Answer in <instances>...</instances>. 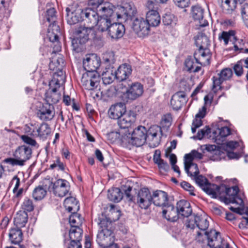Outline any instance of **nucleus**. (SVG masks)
I'll use <instances>...</instances> for the list:
<instances>
[{
	"instance_id": "1",
	"label": "nucleus",
	"mask_w": 248,
	"mask_h": 248,
	"mask_svg": "<svg viewBox=\"0 0 248 248\" xmlns=\"http://www.w3.org/2000/svg\"><path fill=\"white\" fill-rule=\"evenodd\" d=\"M65 76L62 71L55 73L52 79L49 83L50 87L46 93V100L47 104L57 103L61 97V93L58 92L60 85L65 82Z\"/></svg>"
},
{
	"instance_id": "2",
	"label": "nucleus",
	"mask_w": 248,
	"mask_h": 248,
	"mask_svg": "<svg viewBox=\"0 0 248 248\" xmlns=\"http://www.w3.org/2000/svg\"><path fill=\"white\" fill-rule=\"evenodd\" d=\"M121 140L123 145L126 147L129 145L141 146L147 140V130L145 127L139 126L133 131L131 134L127 132L124 136H122Z\"/></svg>"
},
{
	"instance_id": "3",
	"label": "nucleus",
	"mask_w": 248,
	"mask_h": 248,
	"mask_svg": "<svg viewBox=\"0 0 248 248\" xmlns=\"http://www.w3.org/2000/svg\"><path fill=\"white\" fill-rule=\"evenodd\" d=\"M99 220L98 224L100 228L96 240L98 244L103 248L111 246V248H114V237L112 231L108 229L110 221L107 218H102Z\"/></svg>"
},
{
	"instance_id": "4",
	"label": "nucleus",
	"mask_w": 248,
	"mask_h": 248,
	"mask_svg": "<svg viewBox=\"0 0 248 248\" xmlns=\"http://www.w3.org/2000/svg\"><path fill=\"white\" fill-rule=\"evenodd\" d=\"M208 218L206 215L194 216L189 218L186 223L187 228L190 229H196V239L198 241H203L204 232H206V229L209 225Z\"/></svg>"
},
{
	"instance_id": "5",
	"label": "nucleus",
	"mask_w": 248,
	"mask_h": 248,
	"mask_svg": "<svg viewBox=\"0 0 248 248\" xmlns=\"http://www.w3.org/2000/svg\"><path fill=\"white\" fill-rule=\"evenodd\" d=\"M222 190L225 191L226 195L225 200L227 202L236 203L240 206V207L237 208L231 207H230L231 210L240 215L245 213L246 215H248V211L244 212V204L243 200L237 195L238 192V187L237 186H234L227 188L224 186V189H221V191Z\"/></svg>"
},
{
	"instance_id": "6",
	"label": "nucleus",
	"mask_w": 248,
	"mask_h": 248,
	"mask_svg": "<svg viewBox=\"0 0 248 248\" xmlns=\"http://www.w3.org/2000/svg\"><path fill=\"white\" fill-rule=\"evenodd\" d=\"M31 153L30 148L25 145L20 146L15 150L14 153V158H6L4 162L12 166H23L25 162L30 158Z\"/></svg>"
},
{
	"instance_id": "7",
	"label": "nucleus",
	"mask_w": 248,
	"mask_h": 248,
	"mask_svg": "<svg viewBox=\"0 0 248 248\" xmlns=\"http://www.w3.org/2000/svg\"><path fill=\"white\" fill-rule=\"evenodd\" d=\"M135 204L141 209H147L152 204V195L147 188L140 189L135 198Z\"/></svg>"
},
{
	"instance_id": "8",
	"label": "nucleus",
	"mask_w": 248,
	"mask_h": 248,
	"mask_svg": "<svg viewBox=\"0 0 248 248\" xmlns=\"http://www.w3.org/2000/svg\"><path fill=\"white\" fill-rule=\"evenodd\" d=\"M99 81L100 76L97 72H86L81 79L82 86L89 90H93L97 87Z\"/></svg>"
},
{
	"instance_id": "9",
	"label": "nucleus",
	"mask_w": 248,
	"mask_h": 248,
	"mask_svg": "<svg viewBox=\"0 0 248 248\" xmlns=\"http://www.w3.org/2000/svg\"><path fill=\"white\" fill-rule=\"evenodd\" d=\"M66 11L67 12V21L69 24H75L83 20L84 10H82L77 4L69 6L66 8Z\"/></svg>"
},
{
	"instance_id": "10",
	"label": "nucleus",
	"mask_w": 248,
	"mask_h": 248,
	"mask_svg": "<svg viewBox=\"0 0 248 248\" xmlns=\"http://www.w3.org/2000/svg\"><path fill=\"white\" fill-rule=\"evenodd\" d=\"M49 188L56 196L63 197L69 192L70 186L67 181L59 179L52 183L49 186Z\"/></svg>"
},
{
	"instance_id": "11",
	"label": "nucleus",
	"mask_w": 248,
	"mask_h": 248,
	"mask_svg": "<svg viewBox=\"0 0 248 248\" xmlns=\"http://www.w3.org/2000/svg\"><path fill=\"white\" fill-rule=\"evenodd\" d=\"M132 29L140 37L148 36L150 32L149 25L143 18L139 17L133 19Z\"/></svg>"
},
{
	"instance_id": "12",
	"label": "nucleus",
	"mask_w": 248,
	"mask_h": 248,
	"mask_svg": "<svg viewBox=\"0 0 248 248\" xmlns=\"http://www.w3.org/2000/svg\"><path fill=\"white\" fill-rule=\"evenodd\" d=\"M143 93L142 85L139 82L132 83L123 93V98L124 101L134 100L142 95Z\"/></svg>"
},
{
	"instance_id": "13",
	"label": "nucleus",
	"mask_w": 248,
	"mask_h": 248,
	"mask_svg": "<svg viewBox=\"0 0 248 248\" xmlns=\"http://www.w3.org/2000/svg\"><path fill=\"white\" fill-rule=\"evenodd\" d=\"M162 130L160 126L153 125L147 130V140L153 147L158 146L160 141Z\"/></svg>"
},
{
	"instance_id": "14",
	"label": "nucleus",
	"mask_w": 248,
	"mask_h": 248,
	"mask_svg": "<svg viewBox=\"0 0 248 248\" xmlns=\"http://www.w3.org/2000/svg\"><path fill=\"white\" fill-rule=\"evenodd\" d=\"M77 40L79 43L84 44L89 39L95 37V34L92 27L81 26L75 32Z\"/></svg>"
},
{
	"instance_id": "15",
	"label": "nucleus",
	"mask_w": 248,
	"mask_h": 248,
	"mask_svg": "<svg viewBox=\"0 0 248 248\" xmlns=\"http://www.w3.org/2000/svg\"><path fill=\"white\" fill-rule=\"evenodd\" d=\"M136 114L132 111H126L118 119V124L121 129L127 133L129 132L128 128L135 122Z\"/></svg>"
},
{
	"instance_id": "16",
	"label": "nucleus",
	"mask_w": 248,
	"mask_h": 248,
	"mask_svg": "<svg viewBox=\"0 0 248 248\" xmlns=\"http://www.w3.org/2000/svg\"><path fill=\"white\" fill-rule=\"evenodd\" d=\"M100 59L96 54H92L86 56L83 60V67L86 72H96L100 65Z\"/></svg>"
},
{
	"instance_id": "17",
	"label": "nucleus",
	"mask_w": 248,
	"mask_h": 248,
	"mask_svg": "<svg viewBox=\"0 0 248 248\" xmlns=\"http://www.w3.org/2000/svg\"><path fill=\"white\" fill-rule=\"evenodd\" d=\"M203 240L204 238L207 239L208 245L204 247H220L222 243V238L220 233L214 230H211L210 232H204Z\"/></svg>"
},
{
	"instance_id": "18",
	"label": "nucleus",
	"mask_w": 248,
	"mask_h": 248,
	"mask_svg": "<svg viewBox=\"0 0 248 248\" xmlns=\"http://www.w3.org/2000/svg\"><path fill=\"white\" fill-rule=\"evenodd\" d=\"M211 57V54L208 48L199 49L194 54L195 60L200 65H208Z\"/></svg>"
},
{
	"instance_id": "19",
	"label": "nucleus",
	"mask_w": 248,
	"mask_h": 248,
	"mask_svg": "<svg viewBox=\"0 0 248 248\" xmlns=\"http://www.w3.org/2000/svg\"><path fill=\"white\" fill-rule=\"evenodd\" d=\"M92 94L93 98L97 99L103 100H108V98L112 97L116 95H119L117 90L115 87L111 86L107 89L104 91L98 92L93 91Z\"/></svg>"
},
{
	"instance_id": "20",
	"label": "nucleus",
	"mask_w": 248,
	"mask_h": 248,
	"mask_svg": "<svg viewBox=\"0 0 248 248\" xmlns=\"http://www.w3.org/2000/svg\"><path fill=\"white\" fill-rule=\"evenodd\" d=\"M60 34V27L58 25L52 24L49 26L47 36L50 41L56 43L54 48L56 51H59L61 50V46L58 42V37Z\"/></svg>"
},
{
	"instance_id": "21",
	"label": "nucleus",
	"mask_w": 248,
	"mask_h": 248,
	"mask_svg": "<svg viewBox=\"0 0 248 248\" xmlns=\"http://www.w3.org/2000/svg\"><path fill=\"white\" fill-rule=\"evenodd\" d=\"M152 195V202L156 206H166L168 203V196L164 191L157 190L154 192Z\"/></svg>"
},
{
	"instance_id": "22",
	"label": "nucleus",
	"mask_w": 248,
	"mask_h": 248,
	"mask_svg": "<svg viewBox=\"0 0 248 248\" xmlns=\"http://www.w3.org/2000/svg\"><path fill=\"white\" fill-rule=\"evenodd\" d=\"M126 111L125 105L119 103L112 105L108 110V114L110 118L118 120Z\"/></svg>"
},
{
	"instance_id": "23",
	"label": "nucleus",
	"mask_w": 248,
	"mask_h": 248,
	"mask_svg": "<svg viewBox=\"0 0 248 248\" xmlns=\"http://www.w3.org/2000/svg\"><path fill=\"white\" fill-rule=\"evenodd\" d=\"M108 31L112 39H117L123 37L125 32V28L121 23H113L110 25Z\"/></svg>"
},
{
	"instance_id": "24",
	"label": "nucleus",
	"mask_w": 248,
	"mask_h": 248,
	"mask_svg": "<svg viewBox=\"0 0 248 248\" xmlns=\"http://www.w3.org/2000/svg\"><path fill=\"white\" fill-rule=\"evenodd\" d=\"M186 102V94L183 92H179L173 94L171 97L170 104L175 110H178Z\"/></svg>"
},
{
	"instance_id": "25",
	"label": "nucleus",
	"mask_w": 248,
	"mask_h": 248,
	"mask_svg": "<svg viewBox=\"0 0 248 248\" xmlns=\"http://www.w3.org/2000/svg\"><path fill=\"white\" fill-rule=\"evenodd\" d=\"M134 9L131 5H125V6H119L116 9V15L117 19H122L124 21L128 20L134 14Z\"/></svg>"
},
{
	"instance_id": "26",
	"label": "nucleus",
	"mask_w": 248,
	"mask_h": 248,
	"mask_svg": "<svg viewBox=\"0 0 248 248\" xmlns=\"http://www.w3.org/2000/svg\"><path fill=\"white\" fill-rule=\"evenodd\" d=\"M131 66L126 63L121 65L117 70L114 71L116 78L120 81L125 80L131 75Z\"/></svg>"
},
{
	"instance_id": "27",
	"label": "nucleus",
	"mask_w": 248,
	"mask_h": 248,
	"mask_svg": "<svg viewBox=\"0 0 248 248\" xmlns=\"http://www.w3.org/2000/svg\"><path fill=\"white\" fill-rule=\"evenodd\" d=\"M114 6L110 2H105L98 9L100 16L114 19L113 13Z\"/></svg>"
},
{
	"instance_id": "28",
	"label": "nucleus",
	"mask_w": 248,
	"mask_h": 248,
	"mask_svg": "<svg viewBox=\"0 0 248 248\" xmlns=\"http://www.w3.org/2000/svg\"><path fill=\"white\" fill-rule=\"evenodd\" d=\"M177 211L178 214L184 217H188L192 213V209L189 202L182 200L177 203Z\"/></svg>"
},
{
	"instance_id": "29",
	"label": "nucleus",
	"mask_w": 248,
	"mask_h": 248,
	"mask_svg": "<svg viewBox=\"0 0 248 248\" xmlns=\"http://www.w3.org/2000/svg\"><path fill=\"white\" fill-rule=\"evenodd\" d=\"M53 108L52 105L47 104L41 108L37 113V115L42 120H50L53 118L54 115Z\"/></svg>"
},
{
	"instance_id": "30",
	"label": "nucleus",
	"mask_w": 248,
	"mask_h": 248,
	"mask_svg": "<svg viewBox=\"0 0 248 248\" xmlns=\"http://www.w3.org/2000/svg\"><path fill=\"white\" fill-rule=\"evenodd\" d=\"M83 20L91 24V27L94 26L99 16L97 13L91 8H86L83 13Z\"/></svg>"
},
{
	"instance_id": "31",
	"label": "nucleus",
	"mask_w": 248,
	"mask_h": 248,
	"mask_svg": "<svg viewBox=\"0 0 248 248\" xmlns=\"http://www.w3.org/2000/svg\"><path fill=\"white\" fill-rule=\"evenodd\" d=\"M162 214L166 219L171 221H175L178 218L177 210H175L173 205L169 203L163 207Z\"/></svg>"
},
{
	"instance_id": "32",
	"label": "nucleus",
	"mask_w": 248,
	"mask_h": 248,
	"mask_svg": "<svg viewBox=\"0 0 248 248\" xmlns=\"http://www.w3.org/2000/svg\"><path fill=\"white\" fill-rule=\"evenodd\" d=\"M192 16L195 20L198 21L199 26L204 27L208 25V22L203 18V10L201 7L193 6L192 9Z\"/></svg>"
},
{
	"instance_id": "33",
	"label": "nucleus",
	"mask_w": 248,
	"mask_h": 248,
	"mask_svg": "<svg viewBox=\"0 0 248 248\" xmlns=\"http://www.w3.org/2000/svg\"><path fill=\"white\" fill-rule=\"evenodd\" d=\"M160 16L156 10H151L147 13L145 21L150 27L158 26L160 23Z\"/></svg>"
},
{
	"instance_id": "34",
	"label": "nucleus",
	"mask_w": 248,
	"mask_h": 248,
	"mask_svg": "<svg viewBox=\"0 0 248 248\" xmlns=\"http://www.w3.org/2000/svg\"><path fill=\"white\" fill-rule=\"evenodd\" d=\"M206 107L203 106L202 108L199 109L198 113L196 115L195 119L193 121L191 126V130L193 133L196 132V129L200 127L202 124V119L203 118L206 113Z\"/></svg>"
},
{
	"instance_id": "35",
	"label": "nucleus",
	"mask_w": 248,
	"mask_h": 248,
	"mask_svg": "<svg viewBox=\"0 0 248 248\" xmlns=\"http://www.w3.org/2000/svg\"><path fill=\"white\" fill-rule=\"evenodd\" d=\"M64 206L69 212H77L79 209L78 202L75 198L70 197L64 201Z\"/></svg>"
},
{
	"instance_id": "36",
	"label": "nucleus",
	"mask_w": 248,
	"mask_h": 248,
	"mask_svg": "<svg viewBox=\"0 0 248 248\" xmlns=\"http://www.w3.org/2000/svg\"><path fill=\"white\" fill-rule=\"evenodd\" d=\"M224 189V186L222 185L220 186L215 185L211 184L208 182L203 190L206 193L211 195L213 198H216L217 196L221 194V189Z\"/></svg>"
},
{
	"instance_id": "37",
	"label": "nucleus",
	"mask_w": 248,
	"mask_h": 248,
	"mask_svg": "<svg viewBox=\"0 0 248 248\" xmlns=\"http://www.w3.org/2000/svg\"><path fill=\"white\" fill-rule=\"evenodd\" d=\"M112 20V19H111L110 18L103 17L99 16L96 22V24L94 25V26L100 31H108L111 24V22Z\"/></svg>"
},
{
	"instance_id": "38",
	"label": "nucleus",
	"mask_w": 248,
	"mask_h": 248,
	"mask_svg": "<svg viewBox=\"0 0 248 248\" xmlns=\"http://www.w3.org/2000/svg\"><path fill=\"white\" fill-rule=\"evenodd\" d=\"M153 160L154 162L157 165L159 170L161 173L166 172L169 170V165L160 158V153L157 151H155Z\"/></svg>"
},
{
	"instance_id": "39",
	"label": "nucleus",
	"mask_w": 248,
	"mask_h": 248,
	"mask_svg": "<svg viewBox=\"0 0 248 248\" xmlns=\"http://www.w3.org/2000/svg\"><path fill=\"white\" fill-rule=\"evenodd\" d=\"M28 220V214L25 211L17 212L14 218V223L18 227L25 226Z\"/></svg>"
},
{
	"instance_id": "40",
	"label": "nucleus",
	"mask_w": 248,
	"mask_h": 248,
	"mask_svg": "<svg viewBox=\"0 0 248 248\" xmlns=\"http://www.w3.org/2000/svg\"><path fill=\"white\" fill-rule=\"evenodd\" d=\"M195 44L199 49H206L208 48L209 46L210 45V41L208 37L203 34H200L198 35L195 39Z\"/></svg>"
},
{
	"instance_id": "41",
	"label": "nucleus",
	"mask_w": 248,
	"mask_h": 248,
	"mask_svg": "<svg viewBox=\"0 0 248 248\" xmlns=\"http://www.w3.org/2000/svg\"><path fill=\"white\" fill-rule=\"evenodd\" d=\"M50 133V128L48 125L45 123H42L37 128L35 137H39L42 139H46Z\"/></svg>"
},
{
	"instance_id": "42",
	"label": "nucleus",
	"mask_w": 248,
	"mask_h": 248,
	"mask_svg": "<svg viewBox=\"0 0 248 248\" xmlns=\"http://www.w3.org/2000/svg\"><path fill=\"white\" fill-rule=\"evenodd\" d=\"M108 197L111 201L118 202L123 198V193L119 188H112L108 190Z\"/></svg>"
},
{
	"instance_id": "43",
	"label": "nucleus",
	"mask_w": 248,
	"mask_h": 248,
	"mask_svg": "<svg viewBox=\"0 0 248 248\" xmlns=\"http://www.w3.org/2000/svg\"><path fill=\"white\" fill-rule=\"evenodd\" d=\"M9 235L11 242L15 244L19 243L22 240V233L18 228L11 229Z\"/></svg>"
},
{
	"instance_id": "44",
	"label": "nucleus",
	"mask_w": 248,
	"mask_h": 248,
	"mask_svg": "<svg viewBox=\"0 0 248 248\" xmlns=\"http://www.w3.org/2000/svg\"><path fill=\"white\" fill-rule=\"evenodd\" d=\"M218 39L220 41L223 40L224 45H227L229 41L232 42L236 40L235 31L232 30L228 31H222L219 34Z\"/></svg>"
},
{
	"instance_id": "45",
	"label": "nucleus",
	"mask_w": 248,
	"mask_h": 248,
	"mask_svg": "<svg viewBox=\"0 0 248 248\" xmlns=\"http://www.w3.org/2000/svg\"><path fill=\"white\" fill-rule=\"evenodd\" d=\"M185 170L187 175L190 177H196L199 173V169L197 164L191 162L188 164H186L184 161Z\"/></svg>"
},
{
	"instance_id": "46",
	"label": "nucleus",
	"mask_w": 248,
	"mask_h": 248,
	"mask_svg": "<svg viewBox=\"0 0 248 248\" xmlns=\"http://www.w3.org/2000/svg\"><path fill=\"white\" fill-rule=\"evenodd\" d=\"M72 214L70 216L69 218V223L71 228L79 227L83 222V219L80 215L77 212H71Z\"/></svg>"
},
{
	"instance_id": "47",
	"label": "nucleus",
	"mask_w": 248,
	"mask_h": 248,
	"mask_svg": "<svg viewBox=\"0 0 248 248\" xmlns=\"http://www.w3.org/2000/svg\"><path fill=\"white\" fill-rule=\"evenodd\" d=\"M83 231L79 227L71 228L69 231L71 241L80 242L82 238Z\"/></svg>"
},
{
	"instance_id": "48",
	"label": "nucleus",
	"mask_w": 248,
	"mask_h": 248,
	"mask_svg": "<svg viewBox=\"0 0 248 248\" xmlns=\"http://www.w3.org/2000/svg\"><path fill=\"white\" fill-rule=\"evenodd\" d=\"M102 80L104 84H109L111 83L115 78V74L113 73L112 69L108 68L106 71L102 74Z\"/></svg>"
},
{
	"instance_id": "49",
	"label": "nucleus",
	"mask_w": 248,
	"mask_h": 248,
	"mask_svg": "<svg viewBox=\"0 0 248 248\" xmlns=\"http://www.w3.org/2000/svg\"><path fill=\"white\" fill-rule=\"evenodd\" d=\"M126 133L123 129H120L118 131L111 132L108 134V139L112 142L119 141L122 143L121 139L122 136H124Z\"/></svg>"
},
{
	"instance_id": "50",
	"label": "nucleus",
	"mask_w": 248,
	"mask_h": 248,
	"mask_svg": "<svg viewBox=\"0 0 248 248\" xmlns=\"http://www.w3.org/2000/svg\"><path fill=\"white\" fill-rule=\"evenodd\" d=\"M236 3L234 0H221L223 10L228 13L233 11L236 7Z\"/></svg>"
},
{
	"instance_id": "51",
	"label": "nucleus",
	"mask_w": 248,
	"mask_h": 248,
	"mask_svg": "<svg viewBox=\"0 0 248 248\" xmlns=\"http://www.w3.org/2000/svg\"><path fill=\"white\" fill-rule=\"evenodd\" d=\"M197 64L191 59H186L185 61V66L187 70L191 72H197L201 69V65H198Z\"/></svg>"
},
{
	"instance_id": "52",
	"label": "nucleus",
	"mask_w": 248,
	"mask_h": 248,
	"mask_svg": "<svg viewBox=\"0 0 248 248\" xmlns=\"http://www.w3.org/2000/svg\"><path fill=\"white\" fill-rule=\"evenodd\" d=\"M202 155L195 151H192L189 154H186L185 156V161H186V164H188L191 162L195 159H200L202 158Z\"/></svg>"
},
{
	"instance_id": "53",
	"label": "nucleus",
	"mask_w": 248,
	"mask_h": 248,
	"mask_svg": "<svg viewBox=\"0 0 248 248\" xmlns=\"http://www.w3.org/2000/svg\"><path fill=\"white\" fill-rule=\"evenodd\" d=\"M46 194V190L41 186L36 187L33 191L32 196L35 200H41Z\"/></svg>"
},
{
	"instance_id": "54",
	"label": "nucleus",
	"mask_w": 248,
	"mask_h": 248,
	"mask_svg": "<svg viewBox=\"0 0 248 248\" xmlns=\"http://www.w3.org/2000/svg\"><path fill=\"white\" fill-rule=\"evenodd\" d=\"M176 17L172 14H165L163 17V22L165 25L173 26L176 24Z\"/></svg>"
},
{
	"instance_id": "55",
	"label": "nucleus",
	"mask_w": 248,
	"mask_h": 248,
	"mask_svg": "<svg viewBox=\"0 0 248 248\" xmlns=\"http://www.w3.org/2000/svg\"><path fill=\"white\" fill-rule=\"evenodd\" d=\"M220 80L223 81L229 80L232 75V72L230 68H224L218 74Z\"/></svg>"
},
{
	"instance_id": "56",
	"label": "nucleus",
	"mask_w": 248,
	"mask_h": 248,
	"mask_svg": "<svg viewBox=\"0 0 248 248\" xmlns=\"http://www.w3.org/2000/svg\"><path fill=\"white\" fill-rule=\"evenodd\" d=\"M211 133V129L208 126H205L198 132L197 138L202 140L204 138H208Z\"/></svg>"
},
{
	"instance_id": "57",
	"label": "nucleus",
	"mask_w": 248,
	"mask_h": 248,
	"mask_svg": "<svg viewBox=\"0 0 248 248\" xmlns=\"http://www.w3.org/2000/svg\"><path fill=\"white\" fill-rule=\"evenodd\" d=\"M56 11L54 8H50L48 9L46 11V18L47 20L49 22H52V23L50 25H51L52 24H55V20L56 19Z\"/></svg>"
},
{
	"instance_id": "58",
	"label": "nucleus",
	"mask_w": 248,
	"mask_h": 248,
	"mask_svg": "<svg viewBox=\"0 0 248 248\" xmlns=\"http://www.w3.org/2000/svg\"><path fill=\"white\" fill-rule=\"evenodd\" d=\"M22 208L25 211L31 212L32 211L33 205L32 201L28 198H25L22 203Z\"/></svg>"
},
{
	"instance_id": "59",
	"label": "nucleus",
	"mask_w": 248,
	"mask_h": 248,
	"mask_svg": "<svg viewBox=\"0 0 248 248\" xmlns=\"http://www.w3.org/2000/svg\"><path fill=\"white\" fill-rule=\"evenodd\" d=\"M223 82V80H220V78H213V86L212 90L214 92L216 93L221 89V84Z\"/></svg>"
},
{
	"instance_id": "60",
	"label": "nucleus",
	"mask_w": 248,
	"mask_h": 248,
	"mask_svg": "<svg viewBox=\"0 0 248 248\" xmlns=\"http://www.w3.org/2000/svg\"><path fill=\"white\" fill-rule=\"evenodd\" d=\"M196 183L200 186L202 189L205 187L206 186V184L208 183V182L207 179L202 176V175L196 176V177H194Z\"/></svg>"
},
{
	"instance_id": "61",
	"label": "nucleus",
	"mask_w": 248,
	"mask_h": 248,
	"mask_svg": "<svg viewBox=\"0 0 248 248\" xmlns=\"http://www.w3.org/2000/svg\"><path fill=\"white\" fill-rule=\"evenodd\" d=\"M242 16L245 24L248 28V4H244L242 8Z\"/></svg>"
},
{
	"instance_id": "62",
	"label": "nucleus",
	"mask_w": 248,
	"mask_h": 248,
	"mask_svg": "<svg viewBox=\"0 0 248 248\" xmlns=\"http://www.w3.org/2000/svg\"><path fill=\"white\" fill-rule=\"evenodd\" d=\"M103 60L106 63H113L115 62L114 53L112 52L105 53L103 55Z\"/></svg>"
},
{
	"instance_id": "63",
	"label": "nucleus",
	"mask_w": 248,
	"mask_h": 248,
	"mask_svg": "<svg viewBox=\"0 0 248 248\" xmlns=\"http://www.w3.org/2000/svg\"><path fill=\"white\" fill-rule=\"evenodd\" d=\"M243 61L241 60L238 62L233 67L235 74L238 76H240L243 73Z\"/></svg>"
},
{
	"instance_id": "64",
	"label": "nucleus",
	"mask_w": 248,
	"mask_h": 248,
	"mask_svg": "<svg viewBox=\"0 0 248 248\" xmlns=\"http://www.w3.org/2000/svg\"><path fill=\"white\" fill-rule=\"evenodd\" d=\"M175 4L179 8H185L188 7L190 0H173Z\"/></svg>"
}]
</instances>
